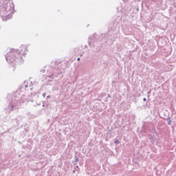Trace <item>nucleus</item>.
I'll return each mask as SVG.
<instances>
[{
    "label": "nucleus",
    "instance_id": "nucleus-1",
    "mask_svg": "<svg viewBox=\"0 0 176 176\" xmlns=\"http://www.w3.org/2000/svg\"><path fill=\"white\" fill-rule=\"evenodd\" d=\"M6 60H7V61H9L10 63H13V61H14V60L10 58V56H9V55H8V56L6 57Z\"/></svg>",
    "mask_w": 176,
    "mask_h": 176
},
{
    "label": "nucleus",
    "instance_id": "nucleus-2",
    "mask_svg": "<svg viewBox=\"0 0 176 176\" xmlns=\"http://www.w3.org/2000/svg\"><path fill=\"white\" fill-rule=\"evenodd\" d=\"M75 162H79V159L78 158V157H75Z\"/></svg>",
    "mask_w": 176,
    "mask_h": 176
},
{
    "label": "nucleus",
    "instance_id": "nucleus-3",
    "mask_svg": "<svg viewBox=\"0 0 176 176\" xmlns=\"http://www.w3.org/2000/svg\"><path fill=\"white\" fill-rule=\"evenodd\" d=\"M43 97H44V98H45V97H46V93H44V94H43Z\"/></svg>",
    "mask_w": 176,
    "mask_h": 176
},
{
    "label": "nucleus",
    "instance_id": "nucleus-4",
    "mask_svg": "<svg viewBox=\"0 0 176 176\" xmlns=\"http://www.w3.org/2000/svg\"><path fill=\"white\" fill-rule=\"evenodd\" d=\"M115 143H116V144H119V141L116 140V141L115 142Z\"/></svg>",
    "mask_w": 176,
    "mask_h": 176
},
{
    "label": "nucleus",
    "instance_id": "nucleus-5",
    "mask_svg": "<svg viewBox=\"0 0 176 176\" xmlns=\"http://www.w3.org/2000/svg\"><path fill=\"white\" fill-rule=\"evenodd\" d=\"M156 140V138H153L151 139V141H155Z\"/></svg>",
    "mask_w": 176,
    "mask_h": 176
},
{
    "label": "nucleus",
    "instance_id": "nucleus-6",
    "mask_svg": "<svg viewBox=\"0 0 176 176\" xmlns=\"http://www.w3.org/2000/svg\"><path fill=\"white\" fill-rule=\"evenodd\" d=\"M78 61H80V58H78Z\"/></svg>",
    "mask_w": 176,
    "mask_h": 176
},
{
    "label": "nucleus",
    "instance_id": "nucleus-7",
    "mask_svg": "<svg viewBox=\"0 0 176 176\" xmlns=\"http://www.w3.org/2000/svg\"><path fill=\"white\" fill-rule=\"evenodd\" d=\"M143 101H146V98H144L143 99Z\"/></svg>",
    "mask_w": 176,
    "mask_h": 176
},
{
    "label": "nucleus",
    "instance_id": "nucleus-8",
    "mask_svg": "<svg viewBox=\"0 0 176 176\" xmlns=\"http://www.w3.org/2000/svg\"><path fill=\"white\" fill-rule=\"evenodd\" d=\"M124 1V2H127V1H129V0H123Z\"/></svg>",
    "mask_w": 176,
    "mask_h": 176
},
{
    "label": "nucleus",
    "instance_id": "nucleus-9",
    "mask_svg": "<svg viewBox=\"0 0 176 176\" xmlns=\"http://www.w3.org/2000/svg\"><path fill=\"white\" fill-rule=\"evenodd\" d=\"M47 98H50V96H47Z\"/></svg>",
    "mask_w": 176,
    "mask_h": 176
},
{
    "label": "nucleus",
    "instance_id": "nucleus-10",
    "mask_svg": "<svg viewBox=\"0 0 176 176\" xmlns=\"http://www.w3.org/2000/svg\"><path fill=\"white\" fill-rule=\"evenodd\" d=\"M170 123H171V121H169V122H168V124H170Z\"/></svg>",
    "mask_w": 176,
    "mask_h": 176
}]
</instances>
